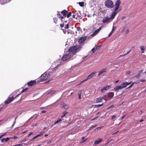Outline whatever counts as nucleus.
Here are the masks:
<instances>
[{
  "instance_id": "1",
  "label": "nucleus",
  "mask_w": 146,
  "mask_h": 146,
  "mask_svg": "<svg viewBox=\"0 0 146 146\" xmlns=\"http://www.w3.org/2000/svg\"><path fill=\"white\" fill-rule=\"evenodd\" d=\"M121 1L120 0H118L115 3V7L114 9V11L112 13L110 17L111 19H113L116 14L121 11V9L119 7Z\"/></svg>"
},
{
  "instance_id": "2",
  "label": "nucleus",
  "mask_w": 146,
  "mask_h": 146,
  "mask_svg": "<svg viewBox=\"0 0 146 146\" xmlns=\"http://www.w3.org/2000/svg\"><path fill=\"white\" fill-rule=\"evenodd\" d=\"M104 5L107 8L111 9L113 8L114 4L113 1L111 0H106L104 2Z\"/></svg>"
},
{
  "instance_id": "3",
  "label": "nucleus",
  "mask_w": 146,
  "mask_h": 146,
  "mask_svg": "<svg viewBox=\"0 0 146 146\" xmlns=\"http://www.w3.org/2000/svg\"><path fill=\"white\" fill-rule=\"evenodd\" d=\"M48 75L44 73L42 74L40 76L39 80L37 81V82L38 83L40 82L44 81L48 78Z\"/></svg>"
},
{
  "instance_id": "4",
  "label": "nucleus",
  "mask_w": 146,
  "mask_h": 146,
  "mask_svg": "<svg viewBox=\"0 0 146 146\" xmlns=\"http://www.w3.org/2000/svg\"><path fill=\"white\" fill-rule=\"evenodd\" d=\"M19 94L17 95L16 97H14L13 96L11 98L9 97L5 101V104H8L11 102L15 98H16L17 97L19 96Z\"/></svg>"
},
{
  "instance_id": "5",
  "label": "nucleus",
  "mask_w": 146,
  "mask_h": 146,
  "mask_svg": "<svg viewBox=\"0 0 146 146\" xmlns=\"http://www.w3.org/2000/svg\"><path fill=\"white\" fill-rule=\"evenodd\" d=\"M70 58L71 55L70 54H66L63 56L62 59L63 61H66Z\"/></svg>"
},
{
  "instance_id": "6",
  "label": "nucleus",
  "mask_w": 146,
  "mask_h": 146,
  "mask_svg": "<svg viewBox=\"0 0 146 146\" xmlns=\"http://www.w3.org/2000/svg\"><path fill=\"white\" fill-rule=\"evenodd\" d=\"M77 47L76 46H74L71 47L69 49L68 51L70 52H75L77 50Z\"/></svg>"
},
{
  "instance_id": "7",
  "label": "nucleus",
  "mask_w": 146,
  "mask_h": 146,
  "mask_svg": "<svg viewBox=\"0 0 146 146\" xmlns=\"http://www.w3.org/2000/svg\"><path fill=\"white\" fill-rule=\"evenodd\" d=\"M72 17L74 19H76L79 20L81 19L82 17L80 15H79L78 13H75L72 15Z\"/></svg>"
},
{
  "instance_id": "8",
  "label": "nucleus",
  "mask_w": 146,
  "mask_h": 146,
  "mask_svg": "<svg viewBox=\"0 0 146 146\" xmlns=\"http://www.w3.org/2000/svg\"><path fill=\"white\" fill-rule=\"evenodd\" d=\"M86 36H83L81 37L79 40L78 42L79 44H81L83 43L86 39Z\"/></svg>"
},
{
  "instance_id": "9",
  "label": "nucleus",
  "mask_w": 146,
  "mask_h": 146,
  "mask_svg": "<svg viewBox=\"0 0 146 146\" xmlns=\"http://www.w3.org/2000/svg\"><path fill=\"white\" fill-rule=\"evenodd\" d=\"M103 27V26H102L101 27H100L98 29L95 31V32L92 35V36H94L97 35L101 30Z\"/></svg>"
},
{
  "instance_id": "10",
  "label": "nucleus",
  "mask_w": 146,
  "mask_h": 146,
  "mask_svg": "<svg viewBox=\"0 0 146 146\" xmlns=\"http://www.w3.org/2000/svg\"><path fill=\"white\" fill-rule=\"evenodd\" d=\"M96 72L94 71L92 73H91L90 75H89L84 80V81H87L88 80L91 78L94 75V74H96Z\"/></svg>"
},
{
  "instance_id": "11",
  "label": "nucleus",
  "mask_w": 146,
  "mask_h": 146,
  "mask_svg": "<svg viewBox=\"0 0 146 146\" xmlns=\"http://www.w3.org/2000/svg\"><path fill=\"white\" fill-rule=\"evenodd\" d=\"M60 107L66 109H68L69 108V106L64 103L61 104L60 105Z\"/></svg>"
},
{
  "instance_id": "12",
  "label": "nucleus",
  "mask_w": 146,
  "mask_h": 146,
  "mask_svg": "<svg viewBox=\"0 0 146 146\" xmlns=\"http://www.w3.org/2000/svg\"><path fill=\"white\" fill-rule=\"evenodd\" d=\"M103 23H105L108 22H109L110 21V17H104L102 19V21Z\"/></svg>"
},
{
  "instance_id": "13",
  "label": "nucleus",
  "mask_w": 146,
  "mask_h": 146,
  "mask_svg": "<svg viewBox=\"0 0 146 146\" xmlns=\"http://www.w3.org/2000/svg\"><path fill=\"white\" fill-rule=\"evenodd\" d=\"M131 83V82H123L121 84V85H122L121 87H122V88L126 87L127 85L130 84Z\"/></svg>"
},
{
  "instance_id": "14",
  "label": "nucleus",
  "mask_w": 146,
  "mask_h": 146,
  "mask_svg": "<svg viewBox=\"0 0 146 146\" xmlns=\"http://www.w3.org/2000/svg\"><path fill=\"white\" fill-rule=\"evenodd\" d=\"M36 83V80H31L27 84L28 86H32L34 85Z\"/></svg>"
},
{
  "instance_id": "15",
  "label": "nucleus",
  "mask_w": 146,
  "mask_h": 146,
  "mask_svg": "<svg viewBox=\"0 0 146 146\" xmlns=\"http://www.w3.org/2000/svg\"><path fill=\"white\" fill-rule=\"evenodd\" d=\"M68 12V11H66L65 9H64L61 11V13L63 15L64 17H66Z\"/></svg>"
},
{
  "instance_id": "16",
  "label": "nucleus",
  "mask_w": 146,
  "mask_h": 146,
  "mask_svg": "<svg viewBox=\"0 0 146 146\" xmlns=\"http://www.w3.org/2000/svg\"><path fill=\"white\" fill-rule=\"evenodd\" d=\"M57 13V16L59 18L61 19L62 21V19H64V17L62 16V15L60 13L59 11H58Z\"/></svg>"
},
{
  "instance_id": "17",
  "label": "nucleus",
  "mask_w": 146,
  "mask_h": 146,
  "mask_svg": "<svg viewBox=\"0 0 146 146\" xmlns=\"http://www.w3.org/2000/svg\"><path fill=\"white\" fill-rule=\"evenodd\" d=\"M103 99H105L104 97H100L98 98H97L96 99V103H98L102 102Z\"/></svg>"
},
{
  "instance_id": "18",
  "label": "nucleus",
  "mask_w": 146,
  "mask_h": 146,
  "mask_svg": "<svg viewBox=\"0 0 146 146\" xmlns=\"http://www.w3.org/2000/svg\"><path fill=\"white\" fill-rule=\"evenodd\" d=\"M122 89V87L120 85L117 86L114 88V90L116 91H118L119 90H121Z\"/></svg>"
},
{
  "instance_id": "19",
  "label": "nucleus",
  "mask_w": 146,
  "mask_h": 146,
  "mask_svg": "<svg viewBox=\"0 0 146 146\" xmlns=\"http://www.w3.org/2000/svg\"><path fill=\"white\" fill-rule=\"evenodd\" d=\"M102 141V139L101 138H98V140L95 141L94 144L98 145Z\"/></svg>"
},
{
  "instance_id": "20",
  "label": "nucleus",
  "mask_w": 146,
  "mask_h": 146,
  "mask_svg": "<svg viewBox=\"0 0 146 146\" xmlns=\"http://www.w3.org/2000/svg\"><path fill=\"white\" fill-rule=\"evenodd\" d=\"M110 86H107L104 87L101 90V92L103 93L104 92V90H108Z\"/></svg>"
},
{
  "instance_id": "21",
  "label": "nucleus",
  "mask_w": 146,
  "mask_h": 146,
  "mask_svg": "<svg viewBox=\"0 0 146 146\" xmlns=\"http://www.w3.org/2000/svg\"><path fill=\"white\" fill-rule=\"evenodd\" d=\"M106 68H104L102 70H101L99 72V74L98 75V76H100V75L103 73L104 72H105L106 71Z\"/></svg>"
},
{
  "instance_id": "22",
  "label": "nucleus",
  "mask_w": 146,
  "mask_h": 146,
  "mask_svg": "<svg viewBox=\"0 0 146 146\" xmlns=\"http://www.w3.org/2000/svg\"><path fill=\"white\" fill-rule=\"evenodd\" d=\"M114 95V93L113 92H111L108 93V96L110 98H112Z\"/></svg>"
},
{
  "instance_id": "23",
  "label": "nucleus",
  "mask_w": 146,
  "mask_h": 146,
  "mask_svg": "<svg viewBox=\"0 0 146 146\" xmlns=\"http://www.w3.org/2000/svg\"><path fill=\"white\" fill-rule=\"evenodd\" d=\"M141 52L142 53H144L145 51V48L143 46H140V47Z\"/></svg>"
},
{
  "instance_id": "24",
  "label": "nucleus",
  "mask_w": 146,
  "mask_h": 146,
  "mask_svg": "<svg viewBox=\"0 0 146 146\" xmlns=\"http://www.w3.org/2000/svg\"><path fill=\"white\" fill-rule=\"evenodd\" d=\"M53 19L54 20V23L55 24H57V22H57L58 20V18L56 17H55L53 18Z\"/></svg>"
},
{
  "instance_id": "25",
  "label": "nucleus",
  "mask_w": 146,
  "mask_h": 146,
  "mask_svg": "<svg viewBox=\"0 0 146 146\" xmlns=\"http://www.w3.org/2000/svg\"><path fill=\"white\" fill-rule=\"evenodd\" d=\"M62 120V119H58L57 120L55 121V122L54 123V125L55 124L58 123L61 121Z\"/></svg>"
},
{
  "instance_id": "26",
  "label": "nucleus",
  "mask_w": 146,
  "mask_h": 146,
  "mask_svg": "<svg viewBox=\"0 0 146 146\" xmlns=\"http://www.w3.org/2000/svg\"><path fill=\"white\" fill-rule=\"evenodd\" d=\"M72 15V13L71 12H68V13H67V15H66V17L67 18H68L70 17L71 16V15Z\"/></svg>"
},
{
  "instance_id": "27",
  "label": "nucleus",
  "mask_w": 146,
  "mask_h": 146,
  "mask_svg": "<svg viewBox=\"0 0 146 146\" xmlns=\"http://www.w3.org/2000/svg\"><path fill=\"white\" fill-rule=\"evenodd\" d=\"M64 28L65 29H68L69 28V23L66 24V25H65Z\"/></svg>"
},
{
  "instance_id": "28",
  "label": "nucleus",
  "mask_w": 146,
  "mask_h": 146,
  "mask_svg": "<svg viewBox=\"0 0 146 146\" xmlns=\"http://www.w3.org/2000/svg\"><path fill=\"white\" fill-rule=\"evenodd\" d=\"M67 113V112H66V111L63 112L62 113L63 115L61 116V117L62 118L64 117Z\"/></svg>"
},
{
  "instance_id": "29",
  "label": "nucleus",
  "mask_w": 146,
  "mask_h": 146,
  "mask_svg": "<svg viewBox=\"0 0 146 146\" xmlns=\"http://www.w3.org/2000/svg\"><path fill=\"white\" fill-rule=\"evenodd\" d=\"M79 4L81 7H83L84 6V2H79Z\"/></svg>"
},
{
  "instance_id": "30",
  "label": "nucleus",
  "mask_w": 146,
  "mask_h": 146,
  "mask_svg": "<svg viewBox=\"0 0 146 146\" xmlns=\"http://www.w3.org/2000/svg\"><path fill=\"white\" fill-rule=\"evenodd\" d=\"M12 138H13L12 137H7V138H6L5 139V142H7V141H9L10 139H11Z\"/></svg>"
},
{
  "instance_id": "31",
  "label": "nucleus",
  "mask_w": 146,
  "mask_h": 146,
  "mask_svg": "<svg viewBox=\"0 0 146 146\" xmlns=\"http://www.w3.org/2000/svg\"><path fill=\"white\" fill-rule=\"evenodd\" d=\"M28 89V88H26L25 89H23V90L21 92V94L22 93H23L25 91H26Z\"/></svg>"
},
{
  "instance_id": "32",
  "label": "nucleus",
  "mask_w": 146,
  "mask_h": 146,
  "mask_svg": "<svg viewBox=\"0 0 146 146\" xmlns=\"http://www.w3.org/2000/svg\"><path fill=\"white\" fill-rule=\"evenodd\" d=\"M96 49H95L94 48H93L92 50L91 51L92 52V53H94L96 51Z\"/></svg>"
},
{
  "instance_id": "33",
  "label": "nucleus",
  "mask_w": 146,
  "mask_h": 146,
  "mask_svg": "<svg viewBox=\"0 0 146 146\" xmlns=\"http://www.w3.org/2000/svg\"><path fill=\"white\" fill-rule=\"evenodd\" d=\"M65 29H62V30L63 31V33L64 34H66L67 33V30Z\"/></svg>"
},
{
  "instance_id": "34",
  "label": "nucleus",
  "mask_w": 146,
  "mask_h": 146,
  "mask_svg": "<svg viewBox=\"0 0 146 146\" xmlns=\"http://www.w3.org/2000/svg\"><path fill=\"white\" fill-rule=\"evenodd\" d=\"M7 134L6 132H5L3 133L2 135H1L0 136L1 137H3V136H5Z\"/></svg>"
},
{
  "instance_id": "35",
  "label": "nucleus",
  "mask_w": 146,
  "mask_h": 146,
  "mask_svg": "<svg viewBox=\"0 0 146 146\" xmlns=\"http://www.w3.org/2000/svg\"><path fill=\"white\" fill-rule=\"evenodd\" d=\"M103 103H102V104H98V105H95V106L97 107H99L101 106L102 105H103Z\"/></svg>"
},
{
  "instance_id": "36",
  "label": "nucleus",
  "mask_w": 146,
  "mask_h": 146,
  "mask_svg": "<svg viewBox=\"0 0 146 146\" xmlns=\"http://www.w3.org/2000/svg\"><path fill=\"white\" fill-rule=\"evenodd\" d=\"M65 25H66V24H64V23L63 24H60V27H61V28H62L63 27H64V26Z\"/></svg>"
},
{
  "instance_id": "37",
  "label": "nucleus",
  "mask_w": 146,
  "mask_h": 146,
  "mask_svg": "<svg viewBox=\"0 0 146 146\" xmlns=\"http://www.w3.org/2000/svg\"><path fill=\"white\" fill-rule=\"evenodd\" d=\"M82 94V91H79L78 93V96H81Z\"/></svg>"
},
{
  "instance_id": "38",
  "label": "nucleus",
  "mask_w": 146,
  "mask_h": 146,
  "mask_svg": "<svg viewBox=\"0 0 146 146\" xmlns=\"http://www.w3.org/2000/svg\"><path fill=\"white\" fill-rule=\"evenodd\" d=\"M114 104H113V105H112L108 107V109H109L112 107H114Z\"/></svg>"
},
{
  "instance_id": "39",
  "label": "nucleus",
  "mask_w": 146,
  "mask_h": 146,
  "mask_svg": "<svg viewBox=\"0 0 146 146\" xmlns=\"http://www.w3.org/2000/svg\"><path fill=\"white\" fill-rule=\"evenodd\" d=\"M77 30L78 31H81V28L80 27H78L77 28Z\"/></svg>"
},
{
  "instance_id": "40",
  "label": "nucleus",
  "mask_w": 146,
  "mask_h": 146,
  "mask_svg": "<svg viewBox=\"0 0 146 146\" xmlns=\"http://www.w3.org/2000/svg\"><path fill=\"white\" fill-rule=\"evenodd\" d=\"M101 47V46L100 45H99V46H97V47H96V50H99Z\"/></svg>"
},
{
  "instance_id": "41",
  "label": "nucleus",
  "mask_w": 146,
  "mask_h": 146,
  "mask_svg": "<svg viewBox=\"0 0 146 146\" xmlns=\"http://www.w3.org/2000/svg\"><path fill=\"white\" fill-rule=\"evenodd\" d=\"M5 3V1H1V0H0V4H1L2 5H3Z\"/></svg>"
},
{
  "instance_id": "42",
  "label": "nucleus",
  "mask_w": 146,
  "mask_h": 146,
  "mask_svg": "<svg viewBox=\"0 0 146 146\" xmlns=\"http://www.w3.org/2000/svg\"><path fill=\"white\" fill-rule=\"evenodd\" d=\"M71 31L69 29L67 31V33L68 34H69V33H71Z\"/></svg>"
},
{
  "instance_id": "43",
  "label": "nucleus",
  "mask_w": 146,
  "mask_h": 146,
  "mask_svg": "<svg viewBox=\"0 0 146 146\" xmlns=\"http://www.w3.org/2000/svg\"><path fill=\"white\" fill-rule=\"evenodd\" d=\"M12 137L13 138H12L11 139H18V137L16 136H14L13 137Z\"/></svg>"
},
{
  "instance_id": "44",
  "label": "nucleus",
  "mask_w": 146,
  "mask_h": 146,
  "mask_svg": "<svg viewBox=\"0 0 146 146\" xmlns=\"http://www.w3.org/2000/svg\"><path fill=\"white\" fill-rule=\"evenodd\" d=\"M115 29H116L114 27H113L112 28V29L111 31L113 32V31H114L115 30Z\"/></svg>"
},
{
  "instance_id": "45",
  "label": "nucleus",
  "mask_w": 146,
  "mask_h": 146,
  "mask_svg": "<svg viewBox=\"0 0 146 146\" xmlns=\"http://www.w3.org/2000/svg\"><path fill=\"white\" fill-rule=\"evenodd\" d=\"M97 126V125H93V126H92V127H91L90 128V129H93V128L96 127Z\"/></svg>"
},
{
  "instance_id": "46",
  "label": "nucleus",
  "mask_w": 146,
  "mask_h": 146,
  "mask_svg": "<svg viewBox=\"0 0 146 146\" xmlns=\"http://www.w3.org/2000/svg\"><path fill=\"white\" fill-rule=\"evenodd\" d=\"M142 113V110H141L138 112V114L139 115H141Z\"/></svg>"
},
{
  "instance_id": "47",
  "label": "nucleus",
  "mask_w": 146,
  "mask_h": 146,
  "mask_svg": "<svg viewBox=\"0 0 146 146\" xmlns=\"http://www.w3.org/2000/svg\"><path fill=\"white\" fill-rule=\"evenodd\" d=\"M129 32V30L128 29H127L126 31V33H125L126 35Z\"/></svg>"
},
{
  "instance_id": "48",
  "label": "nucleus",
  "mask_w": 146,
  "mask_h": 146,
  "mask_svg": "<svg viewBox=\"0 0 146 146\" xmlns=\"http://www.w3.org/2000/svg\"><path fill=\"white\" fill-rule=\"evenodd\" d=\"M113 32H112L111 31V32L108 35V36L109 37H110L111 35H112V34L113 33Z\"/></svg>"
},
{
  "instance_id": "49",
  "label": "nucleus",
  "mask_w": 146,
  "mask_h": 146,
  "mask_svg": "<svg viewBox=\"0 0 146 146\" xmlns=\"http://www.w3.org/2000/svg\"><path fill=\"white\" fill-rule=\"evenodd\" d=\"M27 141V139L26 138H25L24 139H23L21 141V142H25L26 141Z\"/></svg>"
},
{
  "instance_id": "50",
  "label": "nucleus",
  "mask_w": 146,
  "mask_h": 146,
  "mask_svg": "<svg viewBox=\"0 0 146 146\" xmlns=\"http://www.w3.org/2000/svg\"><path fill=\"white\" fill-rule=\"evenodd\" d=\"M113 139H111L109 141H108L107 143H106V144H108V143H110V142H111V141H113Z\"/></svg>"
},
{
  "instance_id": "51",
  "label": "nucleus",
  "mask_w": 146,
  "mask_h": 146,
  "mask_svg": "<svg viewBox=\"0 0 146 146\" xmlns=\"http://www.w3.org/2000/svg\"><path fill=\"white\" fill-rule=\"evenodd\" d=\"M5 138H3V139H1V141L2 142V143L5 141Z\"/></svg>"
},
{
  "instance_id": "52",
  "label": "nucleus",
  "mask_w": 146,
  "mask_h": 146,
  "mask_svg": "<svg viewBox=\"0 0 146 146\" xmlns=\"http://www.w3.org/2000/svg\"><path fill=\"white\" fill-rule=\"evenodd\" d=\"M131 49L128 52H127L125 54V55H127L131 51Z\"/></svg>"
},
{
  "instance_id": "53",
  "label": "nucleus",
  "mask_w": 146,
  "mask_h": 146,
  "mask_svg": "<svg viewBox=\"0 0 146 146\" xmlns=\"http://www.w3.org/2000/svg\"><path fill=\"white\" fill-rule=\"evenodd\" d=\"M13 146H22V145L20 144H18Z\"/></svg>"
},
{
  "instance_id": "54",
  "label": "nucleus",
  "mask_w": 146,
  "mask_h": 146,
  "mask_svg": "<svg viewBox=\"0 0 146 146\" xmlns=\"http://www.w3.org/2000/svg\"><path fill=\"white\" fill-rule=\"evenodd\" d=\"M46 112V111H45V110H43V111H41V113H45Z\"/></svg>"
},
{
  "instance_id": "55",
  "label": "nucleus",
  "mask_w": 146,
  "mask_h": 146,
  "mask_svg": "<svg viewBox=\"0 0 146 146\" xmlns=\"http://www.w3.org/2000/svg\"><path fill=\"white\" fill-rule=\"evenodd\" d=\"M133 83H132L129 86L128 88H130L131 87H132V86H133Z\"/></svg>"
},
{
  "instance_id": "56",
  "label": "nucleus",
  "mask_w": 146,
  "mask_h": 146,
  "mask_svg": "<svg viewBox=\"0 0 146 146\" xmlns=\"http://www.w3.org/2000/svg\"><path fill=\"white\" fill-rule=\"evenodd\" d=\"M116 117V116L115 115H113L112 117V119H113L115 117Z\"/></svg>"
},
{
  "instance_id": "57",
  "label": "nucleus",
  "mask_w": 146,
  "mask_h": 146,
  "mask_svg": "<svg viewBox=\"0 0 146 146\" xmlns=\"http://www.w3.org/2000/svg\"><path fill=\"white\" fill-rule=\"evenodd\" d=\"M88 139L87 138H86V139H85V140H84V141H82V143H83V142H84V141H87L88 140Z\"/></svg>"
},
{
  "instance_id": "58",
  "label": "nucleus",
  "mask_w": 146,
  "mask_h": 146,
  "mask_svg": "<svg viewBox=\"0 0 146 146\" xmlns=\"http://www.w3.org/2000/svg\"><path fill=\"white\" fill-rule=\"evenodd\" d=\"M125 55H125V54H123V55H120L119 57H122V56H125Z\"/></svg>"
},
{
  "instance_id": "59",
  "label": "nucleus",
  "mask_w": 146,
  "mask_h": 146,
  "mask_svg": "<svg viewBox=\"0 0 146 146\" xmlns=\"http://www.w3.org/2000/svg\"><path fill=\"white\" fill-rule=\"evenodd\" d=\"M33 133L32 132H31V133H30V134H29L28 135V137L30 136Z\"/></svg>"
},
{
  "instance_id": "60",
  "label": "nucleus",
  "mask_w": 146,
  "mask_h": 146,
  "mask_svg": "<svg viewBox=\"0 0 146 146\" xmlns=\"http://www.w3.org/2000/svg\"><path fill=\"white\" fill-rule=\"evenodd\" d=\"M145 81V79H142V80H141V81L142 82H144Z\"/></svg>"
},
{
  "instance_id": "61",
  "label": "nucleus",
  "mask_w": 146,
  "mask_h": 146,
  "mask_svg": "<svg viewBox=\"0 0 146 146\" xmlns=\"http://www.w3.org/2000/svg\"><path fill=\"white\" fill-rule=\"evenodd\" d=\"M43 133H44V132L42 131L40 132V134L41 135H42L43 134Z\"/></svg>"
},
{
  "instance_id": "62",
  "label": "nucleus",
  "mask_w": 146,
  "mask_h": 146,
  "mask_svg": "<svg viewBox=\"0 0 146 146\" xmlns=\"http://www.w3.org/2000/svg\"><path fill=\"white\" fill-rule=\"evenodd\" d=\"M34 139H35L34 138V137L33 138H32L31 140H30L29 142H30V141H31Z\"/></svg>"
},
{
  "instance_id": "63",
  "label": "nucleus",
  "mask_w": 146,
  "mask_h": 146,
  "mask_svg": "<svg viewBox=\"0 0 146 146\" xmlns=\"http://www.w3.org/2000/svg\"><path fill=\"white\" fill-rule=\"evenodd\" d=\"M125 115L123 116V117L121 118V119H123L125 117Z\"/></svg>"
},
{
  "instance_id": "64",
  "label": "nucleus",
  "mask_w": 146,
  "mask_h": 146,
  "mask_svg": "<svg viewBox=\"0 0 146 146\" xmlns=\"http://www.w3.org/2000/svg\"><path fill=\"white\" fill-rule=\"evenodd\" d=\"M143 71V70H141L140 71V72H139V73L140 74Z\"/></svg>"
}]
</instances>
